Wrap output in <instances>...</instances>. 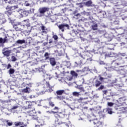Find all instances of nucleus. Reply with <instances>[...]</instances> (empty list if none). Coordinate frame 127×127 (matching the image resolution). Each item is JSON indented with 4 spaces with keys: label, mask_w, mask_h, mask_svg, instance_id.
<instances>
[{
    "label": "nucleus",
    "mask_w": 127,
    "mask_h": 127,
    "mask_svg": "<svg viewBox=\"0 0 127 127\" xmlns=\"http://www.w3.org/2000/svg\"><path fill=\"white\" fill-rule=\"evenodd\" d=\"M42 86L43 88L44 92H52V91H53L52 89L53 87L50 85L49 81H47L45 79L43 80Z\"/></svg>",
    "instance_id": "obj_1"
},
{
    "label": "nucleus",
    "mask_w": 127,
    "mask_h": 127,
    "mask_svg": "<svg viewBox=\"0 0 127 127\" xmlns=\"http://www.w3.org/2000/svg\"><path fill=\"white\" fill-rule=\"evenodd\" d=\"M18 8V6L15 5L10 6L9 5H7L5 7V9L6 11L4 12L5 14L7 15V16H10L11 14H12V12L13 10H15V9Z\"/></svg>",
    "instance_id": "obj_2"
},
{
    "label": "nucleus",
    "mask_w": 127,
    "mask_h": 127,
    "mask_svg": "<svg viewBox=\"0 0 127 127\" xmlns=\"http://www.w3.org/2000/svg\"><path fill=\"white\" fill-rule=\"evenodd\" d=\"M27 113V115L30 116V117H31L32 120H34V121H38L39 117H38L37 112L35 111V109H32L30 111H28Z\"/></svg>",
    "instance_id": "obj_3"
},
{
    "label": "nucleus",
    "mask_w": 127,
    "mask_h": 127,
    "mask_svg": "<svg viewBox=\"0 0 127 127\" xmlns=\"http://www.w3.org/2000/svg\"><path fill=\"white\" fill-rule=\"evenodd\" d=\"M26 103L28 106L27 107H24L23 109L25 110V111L35 109V105H36V102L35 101H28L26 102Z\"/></svg>",
    "instance_id": "obj_4"
},
{
    "label": "nucleus",
    "mask_w": 127,
    "mask_h": 127,
    "mask_svg": "<svg viewBox=\"0 0 127 127\" xmlns=\"http://www.w3.org/2000/svg\"><path fill=\"white\" fill-rule=\"evenodd\" d=\"M89 52H90V51H85L84 52H83V54L82 55H80V64H83L84 63V60H85L86 59L87 60H88L89 61H92L93 60L92 58H87V55H88Z\"/></svg>",
    "instance_id": "obj_5"
},
{
    "label": "nucleus",
    "mask_w": 127,
    "mask_h": 127,
    "mask_svg": "<svg viewBox=\"0 0 127 127\" xmlns=\"http://www.w3.org/2000/svg\"><path fill=\"white\" fill-rule=\"evenodd\" d=\"M47 11H49V8L47 7H43L39 9V12L40 14H39L38 13H35V15L39 16V17H41L44 15V14L45 12H47Z\"/></svg>",
    "instance_id": "obj_6"
},
{
    "label": "nucleus",
    "mask_w": 127,
    "mask_h": 127,
    "mask_svg": "<svg viewBox=\"0 0 127 127\" xmlns=\"http://www.w3.org/2000/svg\"><path fill=\"white\" fill-rule=\"evenodd\" d=\"M55 125L56 127L57 126H61L62 127H69V125L67 123H64L60 119H57L55 121Z\"/></svg>",
    "instance_id": "obj_7"
},
{
    "label": "nucleus",
    "mask_w": 127,
    "mask_h": 127,
    "mask_svg": "<svg viewBox=\"0 0 127 127\" xmlns=\"http://www.w3.org/2000/svg\"><path fill=\"white\" fill-rule=\"evenodd\" d=\"M11 42V37L5 36L4 38H0V44H4V43H8Z\"/></svg>",
    "instance_id": "obj_8"
},
{
    "label": "nucleus",
    "mask_w": 127,
    "mask_h": 127,
    "mask_svg": "<svg viewBox=\"0 0 127 127\" xmlns=\"http://www.w3.org/2000/svg\"><path fill=\"white\" fill-rule=\"evenodd\" d=\"M2 53L5 57H9L11 53V50H9L8 48H4L2 50Z\"/></svg>",
    "instance_id": "obj_9"
},
{
    "label": "nucleus",
    "mask_w": 127,
    "mask_h": 127,
    "mask_svg": "<svg viewBox=\"0 0 127 127\" xmlns=\"http://www.w3.org/2000/svg\"><path fill=\"white\" fill-rule=\"evenodd\" d=\"M55 113H54V115L56 118H60V119H64L65 117H67V115L64 114L62 113L59 112H55Z\"/></svg>",
    "instance_id": "obj_10"
},
{
    "label": "nucleus",
    "mask_w": 127,
    "mask_h": 127,
    "mask_svg": "<svg viewBox=\"0 0 127 127\" xmlns=\"http://www.w3.org/2000/svg\"><path fill=\"white\" fill-rule=\"evenodd\" d=\"M58 27L60 30H62V32H64L65 30V27H66L67 29H69V25L68 24H61L59 25Z\"/></svg>",
    "instance_id": "obj_11"
},
{
    "label": "nucleus",
    "mask_w": 127,
    "mask_h": 127,
    "mask_svg": "<svg viewBox=\"0 0 127 127\" xmlns=\"http://www.w3.org/2000/svg\"><path fill=\"white\" fill-rule=\"evenodd\" d=\"M21 22H18L16 24H14L13 25V28L16 30V31H21Z\"/></svg>",
    "instance_id": "obj_12"
},
{
    "label": "nucleus",
    "mask_w": 127,
    "mask_h": 127,
    "mask_svg": "<svg viewBox=\"0 0 127 127\" xmlns=\"http://www.w3.org/2000/svg\"><path fill=\"white\" fill-rule=\"evenodd\" d=\"M98 16L100 18H104L106 17V12L104 11H100L98 12Z\"/></svg>",
    "instance_id": "obj_13"
},
{
    "label": "nucleus",
    "mask_w": 127,
    "mask_h": 127,
    "mask_svg": "<svg viewBox=\"0 0 127 127\" xmlns=\"http://www.w3.org/2000/svg\"><path fill=\"white\" fill-rule=\"evenodd\" d=\"M49 60L52 66H55V65H56V61L55 60V58H50Z\"/></svg>",
    "instance_id": "obj_14"
},
{
    "label": "nucleus",
    "mask_w": 127,
    "mask_h": 127,
    "mask_svg": "<svg viewBox=\"0 0 127 127\" xmlns=\"http://www.w3.org/2000/svg\"><path fill=\"white\" fill-rule=\"evenodd\" d=\"M122 56H125V55H122L121 56V55H118V54L113 53L112 57H114V58H116L117 59H122Z\"/></svg>",
    "instance_id": "obj_15"
},
{
    "label": "nucleus",
    "mask_w": 127,
    "mask_h": 127,
    "mask_svg": "<svg viewBox=\"0 0 127 127\" xmlns=\"http://www.w3.org/2000/svg\"><path fill=\"white\" fill-rule=\"evenodd\" d=\"M115 110H119V111H125V110H126V108L118 105L115 106Z\"/></svg>",
    "instance_id": "obj_16"
},
{
    "label": "nucleus",
    "mask_w": 127,
    "mask_h": 127,
    "mask_svg": "<svg viewBox=\"0 0 127 127\" xmlns=\"http://www.w3.org/2000/svg\"><path fill=\"white\" fill-rule=\"evenodd\" d=\"M31 26H30V24L28 23L26 24V31L27 32H30L31 31Z\"/></svg>",
    "instance_id": "obj_17"
},
{
    "label": "nucleus",
    "mask_w": 127,
    "mask_h": 127,
    "mask_svg": "<svg viewBox=\"0 0 127 127\" xmlns=\"http://www.w3.org/2000/svg\"><path fill=\"white\" fill-rule=\"evenodd\" d=\"M56 94L58 96H62L63 94H65V90H59L56 91Z\"/></svg>",
    "instance_id": "obj_18"
},
{
    "label": "nucleus",
    "mask_w": 127,
    "mask_h": 127,
    "mask_svg": "<svg viewBox=\"0 0 127 127\" xmlns=\"http://www.w3.org/2000/svg\"><path fill=\"white\" fill-rule=\"evenodd\" d=\"M40 124V126H44V120L42 119L38 118V120H36Z\"/></svg>",
    "instance_id": "obj_19"
},
{
    "label": "nucleus",
    "mask_w": 127,
    "mask_h": 127,
    "mask_svg": "<svg viewBox=\"0 0 127 127\" xmlns=\"http://www.w3.org/2000/svg\"><path fill=\"white\" fill-rule=\"evenodd\" d=\"M101 84H102V82H101L100 80L98 79L95 80V87H96V88H98V87H100Z\"/></svg>",
    "instance_id": "obj_20"
},
{
    "label": "nucleus",
    "mask_w": 127,
    "mask_h": 127,
    "mask_svg": "<svg viewBox=\"0 0 127 127\" xmlns=\"http://www.w3.org/2000/svg\"><path fill=\"white\" fill-rule=\"evenodd\" d=\"M50 54L48 53V52H46L44 54V57H45V60H50Z\"/></svg>",
    "instance_id": "obj_21"
},
{
    "label": "nucleus",
    "mask_w": 127,
    "mask_h": 127,
    "mask_svg": "<svg viewBox=\"0 0 127 127\" xmlns=\"http://www.w3.org/2000/svg\"><path fill=\"white\" fill-rule=\"evenodd\" d=\"M70 74L72 77H75V78L78 77V73L75 72L74 70H71L70 71Z\"/></svg>",
    "instance_id": "obj_22"
},
{
    "label": "nucleus",
    "mask_w": 127,
    "mask_h": 127,
    "mask_svg": "<svg viewBox=\"0 0 127 127\" xmlns=\"http://www.w3.org/2000/svg\"><path fill=\"white\" fill-rule=\"evenodd\" d=\"M92 30H98V24H95L91 26Z\"/></svg>",
    "instance_id": "obj_23"
},
{
    "label": "nucleus",
    "mask_w": 127,
    "mask_h": 127,
    "mask_svg": "<svg viewBox=\"0 0 127 127\" xmlns=\"http://www.w3.org/2000/svg\"><path fill=\"white\" fill-rule=\"evenodd\" d=\"M16 43H17V44H23V43H25V40H18L16 42Z\"/></svg>",
    "instance_id": "obj_24"
},
{
    "label": "nucleus",
    "mask_w": 127,
    "mask_h": 127,
    "mask_svg": "<svg viewBox=\"0 0 127 127\" xmlns=\"http://www.w3.org/2000/svg\"><path fill=\"white\" fill-rule=\"evenodd\" d=\"M92 3V0H89L85 2V5H86V6H91Z\"/></svg>",
    "instance_id": "obj_25"
},
{
    "label": "nucleus",
    "mask_w": 127,
    "mask_h": 127,
    "mask_svg": "<svg viewBox=\"0 0 127 127\" xmlns=\"http://www.w3.org/2000/svg\"><path fill=\"white\" fill-rule=\"evenodd\" d=\"M15 72V70H14V69L12 68H10L8 70V73L9 75H12L13 74H14Z\"/></svg>",
    "instance_id": "obj_26"
},
{
    "label": "nucleus",
    "mask_w": 127,
    "mask_h": 127,
    "mask_svg": "<svg viewBox=\"0 0 127 127\" xmlns=\"http://www.w3.org/2000/svg\"><path fill=\"white\" fill-rule=\"evenodd\" d=\"M6 22V20L4 18L0 19V25H2V24H4Z\"/></svg>",
    "instance_id": "obj_27"
},
{
    "label": "nucleus",
    "mask_w": 127,
    "mask_h": 127,
    "mask_svg": "<svg viewBox=\"0 0 127 127\" xmlns=\"http://www.w3.org/2000/svg\"><path fill=\"white\" fill-rule=\"evenodd\" d=\"M28 90H29V87H26V88L23 89L22 90V92L23 93H29V91Z\"/></svg>",
    "instance_id": "obj_28"
},
{
    "label": "nucleus",
    "mask_w": 127,
    "mask_h": 127,
    "mask_svg": "<svg viewBox=\"0 0 127 127\" xmlns=\"http://www.w3.org/2000/svg\"><path fill=\"white\" fill-rule=\"evenodd\" d=\"M49 105L50 107H52V108L55 107V104H54V102H52L51 100L49 102Z\"/></svg>",
    "instance_id": "obj_29"
},
{
    "label": "nucleus",
    "mask_w": 127,
    "mask_h": 127,
    "mask_svg": "<svg viewBox=\"0 0 127 127\" xmlns=\"http://www.w3.org/2000/svg\"><path fill=\"white\" fill-rule=\"evenodd\" d=\"M26 24L22 25V26H21V31H25L26 29Z\"/></svg>",
    "instance_id": "obj_30"
},
{
    "label": "nucleus",
    "mask_w": 127,
    "mask_h": 127,
    "mask_svg": "<svg viewBox=\"0 0 127 127\" xmlns=\"http://www.w3.org/2000/svg\"><path fill=\"white\" fill-rule=\"evenodd\" d=\"M112 2L113 4H116L115 5H119V0H112Z\"/></svg>",
    "instance_id": "obj_31"
},
{
    "label": "nucleus",
    "mask_w": 127,
    "mask_h": 127,
    "mask_svg": "<svg viewBox=\"0 0 127 127\" xmlns=\"http://www.w3.org/2000/svg\"><path fill=\"white\" fill-rule=\"evenodd\" d=\"M73 96H74V97H79L80 96V93L77 92H73L72 93Z\"/></svg>",
    "instance_id": "obj_32"
},
{
    "label": "nucleus",
    "mask_w": 127,
    "mask_h": 127,
    "mask_svg": "<svg viewBox=\"0 0 127 127\" xmlns=\"http://www.w3.org/2000/svg\"><path fill=\"white\" fill-rule=\"evenodd\" d=\"M34 10H35V9H34V8H31L30 9V10L28 11V13H34Z\"/></svg>",
    "instance_id": "obj_33"
},
{
    "label": "nucleus",
    "mask_w": 127,
    "mask_h": 127,
    "mask_svg": "<svg viewBox=\"0 0 127 127\" xmlns=\"http://www.w3.org/2000/svg\"><path fill=\"white\" fill-rule=\"evenodd\" d=\"M78 89L80 91H82V92H85V89H84V87L82 86V85H79L77 86Z\"/></svg>",
    "instance_id": "obj_34"
},
{
    "label": "nucleus",
    "mask_w": 127,
    "mask_h": 127,
    "mask_svg": "<svg viewBox=\"0 0 127 127\" xmlns=\"http://www.w3.org/2000/svg\"><path fill=\"white\" fill-rule=\"evenodd\" d=\"M15 127H18L19 126H21L22 124H21V122H15L14 123Z\"/></svg>",
    "instance_id": "obj_35"
},
{
    "label": "nucleus",
    "mask_w": 127,
    "mask_h": 127,
    "mask_svg": "<svg viewBox=\"0 0 127 127\" xmlns=\"http://www.w3.org/2000/svg\"><path fill=\"white\" fill-rule=\"evenodd\" d=\"M106 112L108 114H109L110 115H112V109L107 108Z\"/></svg>",
    "instance_id": "obj_36"
},
{
    "label": "nucleus",
    "mask_w": 127,
    "mask_h": 127,
    "mask_svg": "<svg viewBox=\"0 0 127 127\" xmlns=\"http://www.w3.org/2000/svg\"><path fill=\"white\" fill-rule=\"evenodd\" d=\"M11 61L12 62H15V61H16V60H17V59H16V58H15L14 57V56H12L11 57Z\"/></svg>",
    "instance_id": "obj_37"
},
{
    "label": "nucleus",
    "mask_w": 127,
    "mask_h": 127,
    "mask_svg": "<svg viewBox=\"0 0 127 127\" xmlns=\"http://www.w3.org/2000/svg\"><path fill=\"white\" fill-rule=\"evenodd\" d=\"M105 88V86L103 85H100V86L98 88V91H101Z\"/></svg>",
    "instance_id": "obj_38"
},
{
    "label": "nucleus",
    "mask_w": 127,
    "mask_h": 127,
    "mask_svg": "<svg viewBox=\"0 0 127 127\" xmlns=\"http://www.w3.org/2000/svg\"><path fill=\"white\" fill-rule=\"evenodd\" d=\"M53 38H54L55 40H58V36L57 35H54L53 36Z\"/></svg>",
    "instance_id": "obj_39"
},
{
    "label": "nucleus",
    "mask_w": 127,
    "mask_h": 127,
    "mask_svg": "<svg viewBox=\"0 0 127 127\" xmlns=\"http://www.w3.org/2000/svg\"><path fill=\"white\" fill-rule=\"evenodd\" d=\"M41 29H42V30L43 33H44V32H46L45 31H44V30H45V26H42L41 27Z\"/></svg>",
    "instance_id": "obj_40"
},
{
    "label": "nucleus",
    "mask_w": 127,
    "mask_h": 127,
    "mask_svg": "<svg viewBox=\"0 0 127 127\" xmlns=\"http://www.w3.org/2000/svg\"><path fill=\"white\" fill-rule=\"evenodd\" d=\"M36 17H39V16H36L35 15V13L34 15V16L32 17V19L33 20H36V19H37Z\"/></svg>",
    "instance_id": "obj_41"
},
{
    "label": "nucleus",
    "mask_w": 127,
    "mask_h": 127,
    "mask_svg": "<svg viewBox=\"0 0 127 127\" xmlns=\"http://www.w3.org/2000/svg\"><path fill=\"white\" fill-rule=\"evenodd\" d=\"M99 64L100 65H106V63L104 61H100Z\"/></svg>",
    "instance_id": "obj_42"
},
{
    "label": "nucleus",
    "mask_w": 127,
    "mask_h": 127,
    "mask_svg": "<svg viewBox=\"0 0 127 127\" xmlns=\"http://www.w3.org/2000/svg\"><path fill=\"white\" fill-rule=\"evenodd\" d=\"M106 118V116L104 115H100V119H105Z\"/></svg>",
    "instance_id": "obj_43"
},
{
    "label": "nucleus",
    "mask_w": 127,
    "mask_h": 127,
    "mask_svg": "<svg viewBox=\"0 0 127 127\" xmlns=\"http://www.w3.org/2000/svg\"><path fill=\"white\" fill-rule=\"evenodd\" d=\"M47 113H48L49 114H55V111H47Z\"/></svg>",
    "instance_id": "obj_44"
},
{
    "label": "nucleus",
    "mask_w": 127,
    "mask_h": 127,
    "mask_svg": "<svg viewBox=\"0 0 127 127\" xmlns=\"http://www.w3.org/2000/svg\"><path fill=\"white\" fill-rule=\"evenodd\" d=\"M54 111H58L59 110V107H55V108L53 109Z\"/></svg>",
    "instance_id": "obj_45"
},
{
    "label": "nucleus",
    "mask_w": 127,
    "mask_h": 127,
    "mask_svg": "<svg viewBox=\"0 0 127 127\" xmlns=\"http://www.w3.org/2000/svg\"><path fill=\"white\" fill-rule=\"evenodd\" d=\"M9 68H11V65L10 64H7L6 69H9Z\"/></svg>",
    "instance_id": "obj_46"
},
{
    "label": "nucleus",
    "mask_w": 127,
    "mask_h": 127,
    "mask_svg": "<svg viewBox=\"0 0 127 127\" xmlns=\"http://www.w3.org/2000/svg\"><path fill=\"white\" fill-rule=\"evenodd\" d=\"M18 108V106H13L12 108H11V110H16Z\"/></svg>",
    "instance_id": "obj_47"
},
{
    "label": "nucleus",
    "mask_w": 127,
    "mask_h": 127,
    "mask_svg": "<svg viewBox=\"0 0 127 127\" xmlns=\"http://www.w3.org/2000/svg\"><path fill=\"white\" fill-rule=\"evenodd\" d=\"M7 125H8L9 127H11V126H12V123H11V122H8V123H7Z\"/></svg>",
    "instance_id": "obj_48"
},
{
    "label": "nucleus",
    "mask_w": 127,
    "mask_h": 127,
    "mask_svg": "<svg viewBox=\"0 0 127 127\" xmlns=\"http://www.w3.org/2000/svg\"><path fill=\"white\" fill-rule=\"evenodd\" d=\"M23 14H25V15H27V11H23L22 12Z\"/></svg>",
    "instance_id": "obj_49"
},
{
    "label": "nucleus",
    "mask_w": 127,
    "mask_h": 127,
    "mask_svg": "<svg viewBox=\"0 0 127 127\" xmlns=\"http://www.w3.org/2000/svg\"><path fill=\"white\" fill-rule=\"evenodd\" d=\"M1 31V33H3L4 32V31H5V30H4V29H3L2 28H1V29H0V31Z\"/></svg>",
    "instance_id": "obj_50"
},
{
    "label": "nucleus",
    "mask_w": 127,
    "mask_h": 127,
    "mask_svg": "<svg viewBox=\"0 0 127 127\" xmlns=\"http://www.w3.org/2000/svg\"><path fill=\"white\" fill-rule=\"evenodd\" d=\"M99 80H100V81H103V80H105V78L102 77H100Z\"/></svg>",
    "instance_id": "obj_51"
},
{
    "label": "nucleus",
    "mask_w": 127,
    "mask_h": 127,
    "mask_svg": "<svg viewBox=\"0 0 127 127\" xmlns=\"http://www.w3.org/2000/svg\"><path fill=\"white\" fill-rule=\"evenodd\" d=\"M108 106H109V107H112V102H108Z\"/></svg>",
    "instance_id": "obj_52"
},
{
    "label": "nucleus",
    "mask_w": 127,
    "mask_h": 127,
    "mask_svg": "<svg viewBox=\"0 0 127 127\" xmlns=\"http://www.w3.org/2000/svg\"><path fill=\"white\" fill-rule=\"evenodd\" d=\"M43 108H45V109H49L50 107H49V106H44Z\"/></svg>",
    "instance_id": "obj_53"
},
{
    "label": "nucleus",
    "mask_w": 127,
    "mask_h": 127,
    "mask_svg": "<svg viewBox=\"0 0 127 127\" xmlns=\"http://www.w3.org/2000/svg\"><path fill=\"white\" fill-rule=\"evenodd\" d=\"M52 42H53V41L52 40V39H50L49 40V43L50 44L51 43H52Z\"/></svg>",
    "instance_id": "obj_54"
},
{
    "label": "nucleus",
    "mask_w": 127,
    "mask_h": 127,
    "mask_svg": "<svg viewBox=\"0 0 127 127\" xmlns=\"http://www.w3.org/2000/svg\"><path fill=\"white\" fill-rule=\"evenodd\" d=\"M25 5L26 6H29V5H30V4H29V3H26Z\"/></svg>",
    "instance_id": "obj_55"
},
{
    "label": "nucleus",
    "mask_w": 127,
    "mask_h": 127,
    "mask_svg": "<svg viewBox=\"0 0 127 127\" xmlns=\"http://www.w3.org/2000/svg\"><path fill=\"white\" fill-rule=\"evenodd\" d=\"M29 21V19H26V20H24L23 21H24V22H28V21Z\"/></svg>",
    "instance_id": "obj_56"
},
{
    "label": "nucleus",
    "mask_w": 127,
    "mask_h": 127,
    "mask_svg": "<svg viewBox=\"0 0 127 127\" xmlns=\"http://www.w3.org/2000/svg\"><path fill=\"white\" fill-rule=\"evenodd\" d=\"M35 127H40V125H35Z\"/></svg>",
    "instance_id": "obj_57"
},
{
    "label": "nucleus",
    "mask_w": 127,
    "mask_h": 127,
    "mask_svg": "<svg viewBox=\"0 0 127 127\" xmlns=\"http://www.w3.org/2000/svg\"><path fill=\"white\" fill-rule=\"evenodd\" d=\"M29 98L30 99H32V98H33V96L32 95H30V96H29Z\"/></svg>",
    "instance_id": "obj_58"
},
{
    "label": "nucleus",
    "mask_w": 127,
    "mask_h": 127,
    "mask_svg": "<svg viewBox=\"0 0 127 127\" xmlns=\"http://www.w3.org/2000/svg\"><path fill=\"white\" fill-rule=\"evenodd\" d=\"M57 99H60V100H61V96H57Z\"/></svg>",
    "instance_id": "obj_59"
},
{
    "label": "nucleus",
    "mask_w": 127,
    "mask_h": 127,
    "mask_svg": "<svg viewBox=\"0 0 127 127\" xmlns=\"http://www.w3.org/2000/svg\"><path fill=\"white\" fill-rule=\"evenodd\" d=\"M125 32H126L127 33V28L125 30Z\"/></svg>",
    "instance_id": "obj_60"
},
{
    "label": "nucleus",
    "mask_w": 127,
    "mask_h": 127,
    "mask_svg": "<svg viewBox=\"0 0 127 127\" xmlns=\"http://www.w3.org/2000/svg\"><path fill=\"white\" fill-rule=\"evenodd\" d=\"M114 106V103H112V106L113 107Z\"/></svg>",
    "instance_id": "obj_61"
},
{
    "label": "nucleus",
    "mask_w": 127,
    "mask_h": 127,
    "mask_svg": "<svg viewBox=\"0 0 127 127\" xmlns=\"http://www.w3.org/2000/svg\"><path fill=\"white\" fill-rule=\"evenodd\" d=\"M4 1H5V2L6 3L7 2L6 1H7V0H4Z\"/></svg>",
    "instance_id": "obj_62"
},
{
    "label": "nucleus",
    "mask_w": 127,
    "mask_h": 127,
    "mask_svg": "<svg viewBox=\"0 0 127 127\" xmlns=\"http://www.w3.org/2000/svg\"><path fill=\"white\" fill-rule=\"evenodd\" d=\"M75 15H76V16H78L79 15V14H76Z\"/></svg>",
    "instance_id": "obj_63"
},
{
    "label": "nucleus",
    "mask_w": 127,
    "mask_h": 127,
    "mask_svg": "<svg viewBox=\"0 0 127 127\" xmlns=\"http://www.w3.org/2000/svg\"><path fill=\"white\" fill-rule=\"evenodd\" d=\"M122 100H123V99H122V98H121V99H120V100H121V101H122Z\"/></svg>",
    "instance_id": "obj_64"
}]
</instances>
